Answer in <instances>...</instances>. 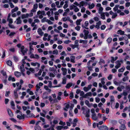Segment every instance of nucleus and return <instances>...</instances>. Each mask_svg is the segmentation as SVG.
<instances>
[{"label":"nucleus","instance_id":"obj_1","mask_svg":"<svg viewBox=\"0 0 130 130\" xmlns=\"http://www.w3.org/2000/svg\"><path fill=\"white\" fill-rule=\"evenodd\" d=\"M26 113L27 114L26 117H34L35 116L32 113L30 114V110H28L26 111Z\"/></svg>","mask_w":130,"mask_h":130},{"label":"nucleus","instance_id":"obj_2","mask_svg":"<svg viewBox=\"0 0 130 130\" xmlns=\"http://www.w3.org/2000/svg\"><path fill=\"white\" fill-rule=\"evenodd\" d=\"M25 48L24 46H22L21 47V51L23 55H25V53H26L27 50L26 49H24Z\"/></svg>","mask_w":130,"mask_h":130},{"label":"nucleus","instance_id":"obj_3","mask_svg":"<svg viewBox=\"0 0 130 130\" xmlns=\"http://www.w3.org/2000/svg\"><path fill=\"white\" fill-rule=\"evenodd\" d=\"M99 129L100 130H108V127L105 125H102L100 126L99 127Z\"/></svg>","mask_w":130,"mask_h":130},{"label":"nucleus","instance_id":"obj_4","mask_svg":"<svg viewBox=\"0 0 130 130\" xmlns=\"http://www.w3.org/2000/svg\"><path fill=\"white\" fill-rule=\"evenodd\" d=\"M37 15L39 16L41 15V14L43 15H46V14L45 13V12L44 11H41L40 10L38 11L37 12Z\"/></svg>","mask_w":130,"mask_h":130},{"label":"nucleus","instance_id":"obj_5","mask_svg":"<svg viewBox=\"0 0 130 130\" xmlns=\"http://www.w3.org/2000/svg\"><path fill=\"white\" fill-rule=\"evenodd\" d=\"M119 60H118L115 62L116 65L115 66V68L116 69H118L120 67L121 63L119 62Z\"/></svg>","mask_w":130,"mask_h":130},{"label":"nucleus","instance_id":"obj_6","mask_svg":"<svg viewBox=\"0 0 130 130\" xmlns=\"http://www.w3.org/2000/svg\"><path fill=\"white\" fill-rule=\"evenodd\" d=\"M101 25V22L100 21H99L96 23V25L95 26V27L97 29H99L100 28V26Z\"/></svg>","mask_w":130,"mask_h":130},{"label":"nucleus","instance_id":"obj_7","mask_svg":"<svg viewBox=\"0 0 130 130\" xmlns=\"http://www.w3.org/2000/svg\"><path fill=\"white\" fill-rule=\"evenodd\" d=\"M14 75L17 77L18 78L21 76V73L18 71H16L14 73Z\"/></svg>","mask_w":130,"mask_h":130},{"label":"nucleus","instance_id":"obj_8","mask_svg":"<svg viewBox=\"0 0 130 130\" xmlns=\"http://www.w3.org/2000/svg\"><path fill=\"white\" fill-rule=\"evenodd\" d=\"M7 111L8 115L10 117H12L13 116V114L11 110L9 108L7 109Z\"/></svg>","mask_w":130,"mask_h":130},{"label":"nucleus","instance_id":"obj_9","mask_svg":"<svg viewBox=\"0 0 130 130\" xmlns=\"http://www.w3.org/2000/svg\"><path fill=\"white\" fill-rule=\"evenodd\" d=\"M41 59L42 60H41V62H42L46 64L47 63V61L46 60V58L44 57H42L41 58Z\"/></svg>","mask_w":130,"mask_h":130},{"label":"nucleus","instance_id":"obj_10","mask_svg":"<svg viewBox=\"0 0 130 130\" xmlns=\"http://www.w3.org/2000/svg\"><path fill=\"white\" fill-rule=\"evenodd\" d=\"M37 32L38 34L41 36L43 35L44 33L40 28H39L38 29Z\"/></svg>","mask_w":130,"mask_h":130},{"label":"nucleus","instance_id":"obj_11","mask_svg":"<svg viewBox=\"0 0 130 130\" xmlns=\"http://www.w3.org/2000/svg\"><path fill=\"white\" fill-rule=\"evenodd\" d=\"M74 84H73L72 83H70L67 84L65 87L68 89H69L72 85L74 86Z\"/></svg>","mask_w":130,"mask_h":130},{"label":"nucleus","instance_id":"obj_12","mask_svg":"<svg viewBox=\"0 0 130 130\" xmlns=\"http://www.w3.org/2000/svg\"><path fill=\"white\" fill-rule=\"evenodd\" d=\"M92 96V93L91 92H89L85 94L83 96L84 98H86L87 96Z\"/></svg>","mask_w":130,"mask_h":130},{"label":"nucleus","instance_id":"obj_13","mask_svg":"<svg viewBox=\"0 0 130 130\" xmlns=\"http://www.w3.org/2000/svg\"><path fill=\"white\" fill-rule=\"evenodd\" d=\"M119 122L121 125H124L126 123V122L124 120L121 119L119 120Z\"/></svg>","mask_w":130,"mask_h":130},{"label":"nucleus","instance_id":"obj_14","mask_svg":"<svg viewBox=\"0 0 130 130\" xmlns=\"http://www.w3.org/2000/svg\"><path fill=\"white\" fill-rule=\"evenodd\" d=\"M61 70L63 71V75H65L67 72V70L65 68H61Z\"/></svg>","mask_w":130,"mask_h":130},{"label":"nucleus","instance_id":"obj_15","mask_svg":"<svg viewBox=\"0 0 130 130\" xmlns=\"http://www.w3.org/2000/svg\"><path fill=\"white\" fill-rule=\"evenodd\" d=\"M111 62L112 63H113L118 58V57L117 56L115 58L113 57H111Z\"/></svg>","mask_w":130,"mask_h":130},{"label":"nucleus","instance_id":"obj_16","mask_svg":"<svg viewBox=\"0 0 130 130\" xmlns=\"http://www.w3.org/2000/svg\"><path fill=\"white\" fill-rule=\"evenodd\" d=\"M120 130H126V127L125 125H122L120 127Z\"/></svg>","mask_w":130,"mask_h":130},{"label":"nucleus","instance_id":"obj_17","mask_svg":"<svg viewBox=\"0 0 130 130\" xmlns=\"http://www.w3.org/2000/svg\"><path fill=\"white\" fill-rule=\"evenodd\" d=\"M58 119V118L57 117L55 118L54 120L53 121V123L55 124H58V121L57 120V119Z\"/></svg>","mask_w":130,"mask_h":130},{"label":"nucleus","instance_id":"obj_18","mask_svg":"<svg viewBox=\"0 0 130 130\" xmlns=\"http://www.w3.org/2000/svg\"><path fill=\"white\" fill-rule=\"evenodd\" d=\"M71 61L73 63L75 62V56H71L70 57Z\"/></svg>","mask_w":130,"mask_h":130},{"label":"nucleus","instance_id":"obj_19","mask_svg":"<svg viewBox=\"0 0 130 130\" xmlns=\"http://www.w3.org/2000/svg\"><path fill=\"white\" fill-rule=\"evenodd\" d=\"M46 118L50 121H51L54 118V117L53 116H50L48 115H47L46 116Z\"/></svg>","mask_w":130,"mask_h":130},{"label":"nucleus","instance_id":"obj_20","mask_svg":"<svg viewBox=\"0 0 130 130\" xmlns=\"http://www.w3.org/2000/svg\"><path fill=\"white\" fill-rule=\"evenodd\" d=\"M87 42H88L86 40H79V43H83V44H86L87 43Z\"/></svg>","mask_w":130,"mask_h":130},{"label":"nucleus","instance_id":"obj_21","mask_svg":"<svg viewBox=\"0 0 130 130\" xmlns=\"http://www.w3.org/2000/svg\"><path fill=\"white\" fill-rule=\"evenodd\" d=\"M8 80L9 81L12 80V82H14L15 81V79L14 77H12L11 76H9L8 78Z\"/></svg>","mask_w":130,"mask_h":130},{"label":"nucleus","instance_id":"obj_22","mask_svg":"<svg viewBox=\"0 0 130 130\" xmlns=\"http://www.w3.org/2000/svg\"><path fill=\"white\" fill-rule=\"evenodd\" d=\"M16 20L17 21L16 23L17 24H20L21 23V18L19 17Z\"/></svg>","mask_w":130,"mask_h":130},{"label":"nucleus","instance_id":"obj_23","mask_svg":"<svg viewBox=\"0 0 130 130\" xmlns=\"http://www.w3.org/2000/svg\"><path fill=\"white\" fill-rule=\"evenodd\" d=\"M82 19H80L79 20H77L76 21V24L77 25H80V22L82 21Z\"/></svg>","mask_w":130,"mask_h":130},{"label":"nucleus","instance_id":"obj_24","mask_svg":"<svg viewBox=\"0 0 130 130\" xmlns=\"http://www.w3.org/2000/svg\"><path fill=\"white\" fill-rule=\"evenodd\" d=\"M124 31L122 30H119L117 31V33L118 34H120V35H123L124 34Z\"/></svg>","mask_w":130,"mask_h":130},{"label":"nucleus","instance_id":"obj_25","mask_svg":"<svg viewBox=\"0 0 130 130\" xmlns=\"http://www.w3.org/2000/svg\"><path fill=\"white\" fill-rule=\"evenodd\" d=\"M29 52L30 54H31V51H32L33 50V49L32 48V45H31V43H29Z\"/></svg>","mask_w":130,"mask_h":130},{"label":"nucleus","instance_id":"obj_26","mask_svg":"<svg viewBox=\"0 0 130 130\" xmlns=\"http://www.w3.org/2000/svg\"><path fill=\"white\" fill-rule=\"evenodd\" d=\"M92 118L95 120L97 119V117L96 114H92Z\"/></svg>","mask_w":130,"mask_h":130},{"label":"nucleus","instance_id":"obj_27","mask_svg":"<svg viewBox=\"0 0 130 130\" xmlns=\"http://www.w3.org/2000/svg\"><path fill=\"white\" fill-rule=\"evenodd\" d=\"M1 73L4 76H5V78L6 79L7 77V75L6 72L2 70L1 71Z\"/></svg>","mask_w":130,"mask_h":130},{"label":"nucleus","instance_id":"obj_28","mask_svg":"<svg viewBox=\"0 0 130 130\" xmlns=\"http://www.w3.org/2000/svg\"><path fill=\"white\" fill-rule=\"evenodd\" d=\"M20 69L21 70L22 72H23L25 71V69L24 67V65L22 64V65L20 67Z\"/></svg>","mask_w":130,"mask_h":130},{"label":"nucleus","instance_id":"obj_29","mask_svg":"<svg viewBox=\"0 0 130 130\" xmlns=\"http://www.w3.org/2000/svg\"><path fill=\"white\" fill-rule=\"evenodd\" d=\"M6 63L8 66H11L12 65V62L10 60H8L6 62Z\"/></svg>","mask_w":130,"mask_h":130},{"label":"nucleus","instance_id":"obj_30","mask_svg":"<svg viewBox=\"0 0 130 130\" xmlns=\"http://www.w3.org/2000/svg\"><path fill=\"white\" fill-rule=\"evenodd\" d=\"M34 128L35 130H41V127L39 125H36Z\"/></svg>","mask_w":130,"mask_h":130},{"label":"nucleus","instance_id":"obj_31","mask_svg":"<svg viewBox=\"0 0 130 130\" xmlns=\"http://www.w3.org/2000/svg\"><path fill=\"white\" fill-rule=\"evenodd\" d=\"M89 112L90 110L89 109H88V110L86 111V113L85 114V116L86 117L88 118L89 117L90 115L89 114Z\"/></svg>","mask_w":130,"mask_h":130},{"label":"nucleus","instance_id":"obj_32","mask_svg":"<svg viewBox=\"0 0 130 130\" xmlns=\"http://www.w3.org/2000/svg\"><path fill=\"white\" fill-rule=\"evenodd\" d=\"M70 46L73 49H74L76 47H77L78 46V44H76L74 45L72 44H71L70 45Z\"/></svg>","mask_w":130,"mask_h":130},{"label":"nucleus","instance_id":"obj_33","mask_svg":"<svg viewBox=\"0 0 130 130\" xmlns=\"http://www.w3.org/2000/svg\"><path fill=\"white\" fill-rule=\"evenodd\" d=\"M119 7V5H117L115 6V7L113 8V10L115 11H116L118 9V8Z\"/></svg>","mask_w":130,"mask_h":130},{"label":"nucleus","instance_id":"obj_34","mask_svg":"<svg viewBox=\"0 0 130 130\" xmlns=\"http://www.w3.org/2000/svg\"><path fill=\"white\" fill-rule=\"evenodd\" d=\"M95 55V54L93 53H91L89 54H87L86 55V58H88L91 57L92 56H94Z\"/></svg>","mask_w":130,"mask_h":130},{"label":"nucleus","instance_id":"obj_35","mask_svg":"<svg viewBox=\"0 0 130 130\" xmlns=\"http://www.w3.org/2000/svg\"><path fill=\"white\" fill-rule=\"evenodd\" d=\"M18 7H15L14 9H13L11 10V12L12 13H13L14 12L18 10Z\"/></svg>","mask_w":130,"mask_h":130},{"label":"nucleus","instance_id":"obj_36","mask_svg":"<svg viewBox=\"0 0 130 130\" xmlns=\"http://www.w3.org/2000/svg\"><path fill=\"white\" fill-rule=\"evenodd\" d=\"M101 18L103 20L105 19V13H102L101 14Z\"/></svg>","mask_w":130,"mask_h":130},{"label":"nucleus","instance_id":"obj_37","mask_svg":"<svg viewBox=\"0 0 130 130\" xmlns=\"http://www.w3.org/2000/svg\"><path fill=\"white\" fill-rule=\"evenodd\" d=\"M14 96L15 99H17L18 98V95L17 93V90H14Z\"/></svg>","mask_w":130,"mask_h":130},{"label":"nucleus","instance_id":"obj_38","mask_svg":"<svg viewBox=\"0 0 130 130\" xmlns=\"http://www.w3.org/2000/svg\"><path fill=\"white\" fill-rule=\"evenodd\" d=\"M28 13H27L26 14H23L22 15L21 18L22 19H24L27 18L28 17Z\"/></svg>","mask_w":130,"mask_h":130},{"label":"nucleus","instance_id":"obj_39","mask_svg":"<svg viewBox=\"0 0 130 130\" xmlns=\"http://www.w3.org/2000/svg\"><path fill=\"white\" fill-rule=\"evenodd\" d=\"M112 39L110 37L108 38L107 40V41L108 44H109L111 42Z\"/></svg>","mask_w":130,"mask_h":130},{"label":"nucleus","instance_id":"obj_40","mask_svg":"<svg viewBox=\"0 0 130 130\" xmlns=\"http://www.w3.org/2000/svg\"><path fill=\"white\" fill-rule=\"evenodd\" d=\"M103 10V8L102 7H100L99 8V14H101L102 13V12Z\"/></svg>","mask_w":130,"mask_h":130},{"label":"nucleus","instance_id":"obj_41","mask_svg":"<svg viewBox=\"0 0 130 130\" xmlns=\"http://www.w3.org/2000/svg\"><path fill=\"white\" fill-rule=\"evenodd\" d=\"M83 32L84 33V35H88L89 33V31L88 30H86L85 29H84L83 30Z\"/></svg>","mask_w":130,"mask_h":130},{"label":"nucleus","instance_id":"obj_42","mask_svg":"<svg viewBox=\"0 0 130 130\" xmlns=\"http://www.w3.org/2000/svg\"><path fill=\"white\" fill-rule=\"evenodd\" d=\"M115 100V99L114 98V97L113 96H111V98H110V102H111V104H112L113 102H114Z\"/></svg>","mask_w":130,"mask_h":130},{"label":"nucleus","instance_id":"obj_43","mask_svg":"<svg viewBox=\"0 0 130 130\" xmlns=\"http://www.w3.org/2000/svg\"><path fill=\"white\" fill-rule=\"evenodd\" d=\"M48 20V19H47L46 18L44 17L41 20V21L42 23H44L45 22H47V20Z\"/></svg>","mask_w":130,"mask_h":130},{"label":"nucleus","instance_id":"obj_44","mask_svg":"<svg viewBox=\"0 0 130 130\" xmlns=\"http://www.w3.org/2000/svg\"><path fill=\"white\" fill-rule=\"evenodd\" d=\"M113 14V15H112L111 17V18L112 19H114L117 16V13H115Z\"/></svg>","mask_w":130,"mask_h":130},{"label":"nucleus","instance_id":"obj_45","mask_svg":"<svg viewBox=\"0 0 130 130\" xmlns=\"http://www.w3.org/2000/svg\"><path fill=\"white\" fill-rule=\"evenodd\" d=\"M125 69V68L124 67H123L121 69H119L118 71L119 72H123L124 70Z\"/></svg>","mask_w":130,"mask_h":130},{"label":"nucleus","instance_id":"obj_46","mask_svg":"<svg viewBox=\"0 0 130 130\" xmlns=\"http://www.w3.org/2000/svg\"><path fill=\"white\" fill-rule=\"evenodd\" d=\"M85 103L86 105L88 107H90V105L89 103V101L88 100H86L85 101Z\"/></svg>","mask_w":130,"mask_h":130},{"label":"nucleus","instance_id":"obj_47","mask_svg":"<svg viewBox=\"0 0 130 130\" xmlns=\"http://www.w3.org/2000/svg\"><path fill=\"white\" fill-rule=\"evenodd\" d=\"M7 20L9 22V24H12L13 22V20L11 18L7 19Z\"/></svg>","mask_w":130,"mask_h":130},{"label":"nucleus","instance_id":"obj_48","mask_svg":"<svg viewBox=\"0 0 130 130\" xmlns=\"http://www.w3.org/2000/svg\"><path fill=\"white\" fill-rule=\"evenodd\" d=\"M69 19V17H64L62 18V20L63 21L65 22L68 20Z\"/></svg>","mask_w":130,"mask_h":130},{"label":"nucleus","instance_id":"obj_49","mask_svg":"<svg viewBox=\"0 0 130 130\" xmlns=\"http://www.w3.org/2000/svg\"><path fill=\"white\" fill-rule=\"evenodd\" d=\"M79 10V9L76 6H74V11L75 12H77Z\"/></svg>","mask_w":130,"mask_h":130},{"label":"nucleus","instance_id":"obj_50","mask_svg":"<svg viewBox=\"0 0 130 130\" xmlns=\"http://www.w3.org/2000/svg\"><path fill=\"white\" fill-rule=\"evenodd\" d=\"M94 6V5L93 3H92L91 5H90L89 6V8L90 9H92Z\"/></svg>","mask_w":130,"mask_h":130},{"label":"nucleus","instance_id":"obj_51","mask_svg":"<svg viewBox=\"0 0 130 130\" xmlns=\"http://www.w3.org/2000/svg\"><path fill=\"white\" fill-rule=\"evenodd\" d=\"M14 127L19 129L22 130V128L21 126H18L17 125H15Z\"/></svg>","mask_w":130,"mask_h":130},{"label":"nucleus","instance_id":"obj_52","mask_svg":"<svg viewBox=\"0 0 130 130\" xmlns=\"http://www.w3.org/2000/svg\"><path fill=\"white\" fill-rule=\"evenodd\" d=\"M58 51L57 50H55L53 52V54H56V55H57L58 54Z\"/></svg>","mask_w":130,"mask_h":130},{"label":"nucleus","instance_id":"obj_53","mask_svg":"<svg viewBox=\"0 0 130 130\" xmlns=\"http://www.w3.org/2000/svg\"><path fill=\"white\" fill-rule=\"evenodd\" d=\"M128 94V93L126 91H124L122 93V94L124 96H126Z\"/></svg>","mask_w":130,"mask_h":130},{"label":"nucleus","instance_id":"obj_54","mask_svg":"<svg viewBox=\"0 0 130 130\" xmlns=\"http://www.w3.org/2000/svg\"><path fill=\"white\" fill-rule=\"evenodd\" d=\"M128 78L127 76L124 77L122 79V80L124 82H125L126 80H128Z\"/></svg>","mask_w":130,"mask_h":130},{"label":"nucleus","instance_id":"obj_55","mask_svg":"<svg viewBox=\"0 0 130 130\" xmlns=\"http://www.w3.org/2000/svg\"><path fill=\"white\" fill-rule=\"evenodd\" d=\"M38 7V5L37 4H34L33 6V8L36 9L37 10V9Z\"/></svg>","mask_w":130,"mask_h":130},{"label":"nucleus","instance_id":"obj_56","mask_svg":"<svg viewBox=\"0 0 130 130\" xmlns=\"http://www.w3.org/2000/svg\"><path fill=\"white\" fill-rule=\"evenodd\" d=\"M11 24H9L8 25L9 27L12 28H15V27L13 25Z\"/></svg>","mask_w":130,"mask_h":130},{"label":"nucleus","instance_id":"obj_57","mask_svg":"<svg viewBox=\"0 0 130 130\" xmlns=\"http://www.w3.org/2000/svg\"><path fill=\"white\" fill-rule=\"evenodd\" d=\"M62 128V126H58L56 127L57 129L58 130H60Z\"/></svg>","mask_w":130,"mask_h":130},{"label":"nucleus","instance_id":"obj_58","mask_svg":"<svg viewBox=\"0 0 130 130\" xmlns=\"http://www.w3.org/2000/svg\"><path fill=\"white\" fill-rule=\"evenodd\" d=\"M104 79L105 78H103L101 79V83L103 85H104L105 83V82L104 81Z\"/></svg>","mask_w":130,"mask_h":130},{"label":"nucleus","instance_id":"obj_59","mask_svg":"<svg viewBox=\"0 0 130 130\" xmlns=\"http://www.w3.org/2000/svg\"><path fill=\"white\" fill-rule=\"evenodd\" d=\"M80 27L79 26H77L75 27V29L78 31L80 30Z\"/></svg>","mask_w":130,"mask_h":130},{"label":"nucleus","instance_id":"obj_60","mask_svg":"<svg viewBox=\"0 0 130 130\" xmlns=\"http://www.w3.org/2000/svg\"><path fill=\"white\" fill-rule=\"evenodd\" d=\"M106 27L105 25H102L101 27V29L102 30H104Z\"/></svg>","mask_w":130,"mask_h":130},{"label":"nucleus","instance_id":"obj_61","mask_svg":"<svg viewBox=\"0 0 130 130\" xmlns=\"http://www.w3.org/2000/svg\"><path fill=\"white\" fill-rule=\"evenodd\" d=\"M49 84H48V86L50 88H51L53 86L52 85V82L51 81H48Z\"/></svg>","mask_w":130,"mask_h":130},{"label":"nucleus","instance_id":"obj_62","mask_svg":"<svg viewBox=\"0 0 130 130\" xmlns=\"http://www.w3.org/2000/svg\"><path fill=\"white\" fill-rule=\"evenodd\" d=\"M14 60L16 62H17L18 60V59L17 57L15 56H14L13 57Z\"/></svg>","mask_w":130,"mask_h":130},{"label":"nucleus","instance_id":"obj_63","mask_svg":"<svg viewBox=\"0 0 130 130\" xmlns=\"http://www.w3.org/2000/svg\"><path fill=\"white\" fill-rule=\"evenodd\" d=\"M47 20V22L49 24L51 25L53 24V23L50 20L48 19V20Z\"/></svg>","mask_w":130,"mask_h":130},{"label":"nucleus","instance_id":"obj_64","mask_svg":"<svg viewBox=\"0 0 130 130\" xmlns=\"http://www.w3.org/2000/svg\"><path fill=\"white\" fill-rule=\"evenodd\" d=\"M95 99L96 102L97 103H99L100 101V98H98L96 97L95 98Z\"/></svg>","mask_w":130,"mask_h":130}]
</instances>
